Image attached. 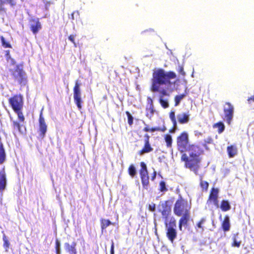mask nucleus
<instances>
[{"mask_svg":"<svg viewBox=\"0 0 254 254\" xmlns=\"http://www.w3.org/2000/svg\"><path fill=\"white\" fill-rule=\"evenodd\" d=\"M176 77V75L174 72L165 71L162 69H157L153 73L151 91L159 93V102L164 108L169 107L168 99H165L164 96H169L170 94L168 92L173 91L172 86L174 87L175 82L171 80Z\"/></svg>","mask_w":254,"mask_h":254,"instance_id":"nucleus-1","label":"nucleus"},{"mask_svg":"<svg viewBox=\"0 0 254 254\" xmlns=\"http://www.w3.org/2000/svg\"><path fill=\"white\" fill-rule=\"evenodd\" d=\"M190 206L188 201L182 197L175 203L174 208V213L179 216L190 213Z\"/></svg>","mask_w":254,"mask_h":254,"instance_id":"nucleus-2","label":"nucleus"},{"mask_svg":"<svg viewBox=\"0 0 254 254\" xmlns=\"http://www.w3.org/2000/svg\"><path fill=\"white\" fill-rule=\"evenodd\" d=\"M188 134L184 132L178 137L177 145L178 149L182 152L186 151L189 148Z\"/></svg>","mask_w":254,"mask_h":254,"instance_id":"nucleus-3","label":"nucleus"},{"mask_svg":"<svg viewBox=\"0 0 254 254\" xmlns=\"http://www.w3.org/2000/svg\"><path fill=\"white\" fill-rule=\"evenodd\" d=\"M192 158L191 156L188 157L186 154H183L182 159L186 162V166L187 168H190L191 170L193 171L194 173L197 175V170L198 169V165L197 162H194V159H191Z\"/></svg>","mask_w":254,"mask_h":254,"instance_id":"nucleus-4","label":"nucleus"},{"mask_svg":"<svg viewBox=\"0 0 254 254\" xmlns=\"http://www.w3.org/2000/svg\"><path fill=\"white\" fill-rule=\"evenodd\" d=\"M9 103L15 112L20 111L23 106L22 97L16 95L9 99Z\"/></svg>","mask_w":254,"mask_h":254,"instance_id":"nucleus-5","label":"nucleus"},{"mask_svg":"<svg viewBox=\"0 0 254 254\" xmlns=\"http://www.w3.org/2000/svg\"><path fill=\"white\" fill-rule=\"evenodd\" d=\"M81 96V94L80 89V85L78 84V81H76L73 88V98L75 103L79 110L82 108V100Z\"/></svg>","mask_w":254,"mask_h":254,"instance_id":"nucleus-6","label":"nucleus"},{"mask_svg":"<svg viewBox=\"0 0 254 254\" xmlns=\"http://www.w3.org/2000/svg\"><path fill=\"white\" fill-rule=\"evenodd\" d=\"M234 107L230 103H226L224 106L225 118L227 123L230 124L234 115Z\"/></svg>","mask_w":254,"mask_h":254,"instance_id":"nucleus-7","label":"nucleus"},{"mask_svg":"<svg viewBox=\"0 0 254 254\" xmlns=\"http://www.w3.org/2000/svg\"><path fill=\"white\" fill-rule=\"evenodd\" d=\"M201 152L199 147L196 145H192L189 149V154L192 157L191 159H194V162L197 163L199 162V155Z\"/></svg>","mask_w":254,"mask_h":254,"instance_id":"nucleus-8","label":"nucleus"},{"mask_svg":"<svg viewBox=\"0 0 254 254\" xmlns=\"http://www.w3.org/2000/svg\"><path fill=\"white\" fill-rule=\"evenodd\" d=\"M43 109H42L39 120V129L40 131V136L42 138H44L47 132V126L45 123L44 118L42 116V111Z\"/></svg>","mask_w":254,"mask_h":254,"instance_id":"nucleus-9","label":"nucleus"},{"mask_svg":"<svg viewBox=\"0 0 254 254\" xmlns=\"http://www.w3.org/2000/svg\"><path fill=\"white\" fill-rule=\"evenodd\" d=\"M165 227L167 230V236L168 239L173 243L177 237L176 230L171 226H168L167 222L166 223Z\"/></svg>","mask_w":254,"mask_h":254,"instance_id":"nucleus-10","label":"nucleus"},{"mask_svg":"<svg viewBox=\"0 0 254 254\" xmlns=\"http://www.w3.org/2000/svg\"><path fill=\"white\" fill-rule=\"evenodd\" d=\"M14 79L19 83H21L25 78V72L18 66H17L12 73Z\"/></svg>","mask_w":254,"mask_h":254,"instance_id":"nucleus-11","label":"nucleus"},{"mask_svg":"<svg viewBox=\"0 0 254 254\" xmlns=\"http://www.w3.org/2000/svg\"><path fill=\"white\" fill-rule=\"evenodd\" d=\"M160 206L162 209L160 208L159 210L161 212L163 217L165 219V223L168 222V216L170 212V209L167 205V202H162Z\"/></svg>","mask_w":254,"mask_h":254,"instance_id":"nucleus-12","label":"nucleus"},{"mask_svg":"<svg viewBox=\"0 0 254 254\" xmlns=\"http://www.w3.org/2000/svg\"><path fill=\"white\" fill-rule=\"evenodd\" d=\"M30 27L33 33L36 34L41 28V25L39 19H34L30 21Z\"/></svg>","mask_w":254,"mask_h":254,"instance_id":"nucleus-13","label":"nucleus"},{"mask_svg":"<svg viewBox=\"0 0 254 254\" xmlns=\"http://www.w3.org/2000/svg\"><path fill=\"white\" fill-rule=\"evenodd\" d=\"M7 180L4 171L0 172V192H2L6 188Z\"/></svg>","mask_w":254,"mask_h":254,"instance_id":"nucleus-14","label":"nucleus"},{"mask_svg":"<svg viewBox=\"0 0 254 254\" xmlns=\"http://www.w3.org/2000/svg\"><path fill=\"white\" fill-rule=\"evenodd\" d=\"M182 217L179 221V229L182 231L183 226H185L187 224L188 221L190 218V213L187 214L182 215Z\"/></svg>","mask_w":254,"mask_h":254,"instance_id":"nucleus-15","label":"nucleus"},{"mask_svg":"<svg viewBox=\"0 0 254 254\" xmlns=\"http://www.w3.org/2000/svg\"><path fill=\"white\" fill-rule=\"evenodd\" d=\"M177 119L181 124L187 123L189 121V115L186 113H181L177 115Z\"/></svg>","mask_w":254,"mask_h":254,"instance_id":"nucleus-16","label":"nucleus"},{"mask_svg":"<svg viewBox=\"0 0 254 254\" xmlns=\"http://www.w3.org/2000/svg\"><path fill=\"white\" fill-rule=\"evenodd\" d=\"M147 138L145 140V146L142 150L141 151L140 155H142L145 153H148L152 150V148H151L149 142V136L148 135H146Z\"/></svg>","mask_w":254,"mask_h":254,"instance_id":"nucleus-17","label":"nucleus"},{"mask_svg":"<svg viewBox=\"0 0 254 254\" xmlns=\"http://www.w3.org/2000/svg\"><path fill=\"white\" fill-rule=\"evenodd\" d=\"M76 244L73 243L71 245H70L68 243H65L64 248L66 251H67L69 254H76V251L75 249Z\"/></svg>","mask_w":254,"mask_h":254,"instance_id":"nucleus-18","label":"nucleus"},{"mask_svg":"<svg viewBox=\"0 0 254 254\" xmlns=\"http://www.w3.org/2000/svg\"><path fill=\"white\" fill-rule=\"evenodd\" d=\"M140 166L141 168V169L140 170V174L141 178L145 176H148V173L147 169V166L145 163L143 162H141Z\"/></svg>","mask_w":254,"mask_h":254,"instance_id":"nucleus-19","label":"nucleus"},{"mask_svg":"<svg viewBox=\"0 0 254 254\" xmlns=\"http://www.w3.org/2000/svg\"><path fill=\"white\" fill-rule=\"evenodd\" d=\"M230 220L228 216H226L222 223V228L224 231H228L230 229Z\"/></svg>","mask_w":254,"mask_h":254,"instance_id":"nucleus-20","label":"nucleus"},{"mask_svg":"<svg viewBox=\"0 0 254 254\" xmlns=\"http://www.w3.org/2000/svg\"><path fill=\"white\" fill-rule=\"evenodd\" d=\"M227 152L230 157H234L237 153V149L234 146H228Z\"/></svg>","mask_w":254,"mask_h":254,"instance_id":"nucleus-21","label":"nucleus"},{"mask_svg":"<svg viewBox=\"0 0 254 254\" xmlns=\"http://www.w3.org/2000/svg\"><path fill=\"white\" fill-rule=\"evenodd\" d=\"M220 208L223 211H226L230 209L231 206L227 200H223L221 202Z\"/></svg>","mask_w":254,"mask_h":254,"instance_id":"nucleus-22","label":"nucleus"},{"mask_svg":"<svg viewBox=\"0 0 254 254\" xmlns=\"http://www.w3.org/2000/svg\"><path fill=\"white\" fill-rule=\"evenodd\" d=\"M218 190L213 188L209 195V199L213 200L218 198Z\"/></svg>","mask_w":254,"mask_h":254,"instance_id":"nucleus-23","label":"nucleus"},{"mask_svg":"<svg viewBox=\"0 0 254 254\" xmlns=\"http://www.w3.org/2000/svg\"><path fill=\"white\" fill-rule=\"evenodd\" d=\"M111 224L115 225V223H112L110 220L107 219H102L101 220V228L102 230L106 229Z\"/></svg>","mask_w":254,"mask_h":254,"instance_id":"nucleus-24","label":"nucleus"},{"mask_svg":"<svg viewBox=\"0 0 254 254\" xmlns=\"http://www.w3.org/2000/svg\"><path fill=\"white\" fill-rule=\"evenodd\" d=\"M128 173L129 175L132 178L134 177L136 175V170L133 165L132 164L130 165L128 168Z\"/></svg>","mask_w":254,"mask_h":254,"instance_id":"nucleus-25","label":"nucleus"},{"mask_svg":"<svg viewBox=\"0 0 254 254\" xmlns=\"http://www.w3.org/2000/svg\"><path fill=\"white\" fill-rule=\"evenodd\" d=\"M214 127L218 128V132L219 133H222L225 129V126L222 123H219L215 124Z\"/></svg>","mask_w":254,"mask_h":254,"instance_id":"nucleus-26","label":"nucleus"},{"mask_svg":"<svg viewBox=\"0 0 254 254\" xmlns=\"http://www.w3.org/2000/svg\"><path fill=\"white\" fill-rule=\"evenodd\" d=\"M186 96L185 94L177 95L175 98V106H177L180 103L181 100Z\"/></svg>","mask_w":254,"mask_h":254,"instance_id":"nucleus-27","label":"nucleus"},{"mask_svg":"<svg viewBox=\"0 0 254 254\" xmlns=\"http://www.w3.org/2000/svg\"><path fill=\"white\" fill-rule=\"evenodd\" d=\"M154 110L153 109V106L150 105V107L147 108L146 116L149 118H151L154 113Z\"/></svg>","mask_w":254,"mask_h":254,"instance_id":"nucleus-28","label":"nucleus"},{"mask_svg":"<svg viewBox=\"0 0 254 254\" xmlns=\"http://www.w3.org/2000/svg\"><path fill=\"white\" fill-rule=\"evenodd\" d=\"M202 176H200V186L202 190H206L208 187V183L206 182L202 181Z\"/></svg>","mask_w":254,"mask_h":254,"instance_id":"nucleus-29","label":"nucleus"},{"mask_svg":"<svg viewBox=\"0 0 254 254\" xmlns=\"http://www.w3.org/2000/svg\"><path fill=\"white\" fill-rule=\"evenodd\" d=\"M165 141L167 143V147L171 146L172 141L171 135L170 134L166 135L165 137Z\"/></svg>","mask_w":254,"mask_h":254,"instance_id":"nucleus-30","label":"nucleus"},{"mask_svg":"<svg viewBox=\"0 0 254 254\" xmlns=\"http://www.w3.org/2000/svg\"><path fill=\"white\" fill-rule=\"evenodd\" d=\"M141 182H142L143 187L145 188V187H147L149 184L148 176L141 177Z\"/></svg>","mask_w":254,"mask_h":254,"instance_id":"nucleus-31","label":"nucleus"},{"mask_svg":"<svg viewBox=\"0 0 254 254\" xmlns=\"http://www.w3.org/2000/svg\"><path fill=\"white\" fill-rule=\"evenodd\" d=\"M13 125L14 129H18L20 132H23L21 128L22 126L20 125L19 123H17V122H13Z\"/></svg>","mask_w":254,"mask_h":254,"instance_id":"nucleus-32","label":"nucleus"},{"mask_svg":"<svg viewBox=\"0 0 254 254\" xmlns=\"http://www.w3.org/2000/svg\"><path fill=\"white\" fill-rule=\"evenodd\" d=\"M205 221V219L204 218H202L201 220L197 224V228L200 229V232H202L204 230L202 226V225L204 223Z\"/></svg>","mask_w":254,"mask_h":254,"instance_id":"nucleus-33","label":"nucleus"},{"mask_svg":"<svg viewBox=\"0 0 254 254\" xmlns=\"http://www.w3.org/2000/svg\"><path fill=\"white\" fill-rule=\"evenodd\" d=\"M241 243V241H238L236 236H235L233 238V243L232 244V246L239 248L240 246Z\"/></svg>","mask_w":254,"mask_h":254,"instance_id":"nucleus-34","label":"nucleus"},{"mask_svg":"<svg viewBox=\"0 0 254 254\" xmlns=\"http://www.w3.org/2000/svg\"><path fill=\"white\" fill-rule=\"evenodd\" d=\"M0 39H1V41L2 43V45L4 47L9 48L10 47V45L9 44V43H8V42H7L5 41V40L4 39L3 37L1 36Z\"/></svg>","mask_w":254,"mask_h":254,"instance_id":"nucleus-35","label":"nucleus"},{"mask_svg":"<svg viewBox=\"0 0 254 254\" xmlns=\"http://www.w3.org/2000/svg\"><path fill=\"white\" fill-rule=\"evenodd\" d=\"M126 114L127 116L128 123L129 125H131L133 124V117L128 112H127Z\"/></svg>","mask_w":254,"mask_h":254,"instance_id":"nucleus-36","label":"nucleus"},{"mask_svg":"<svg viewBox=\"0 0 254 254\" xmlns=\"http://www.w3.org/2000/svg\"><path fill=\"white\" fill-rule=\"evenodd\" d=\"M170 118L172 121V122L173 123L174 125H176V121L175 119V115L174 112H171L170 114Z\"/></svg>","mask_w":254,"mask_h":254,"instance_id":"nucleus-37","label":"nucleus"},{"mask_svg":"<svg viewBox=\"0 0 254 254\" xmlns=\"http://www.w3.org/2000/svg\"><path fill=\"white\" fill-rule=\"evenodd\" d=\"M160 190L161 191H164L167 190L166 188V184L164 182L162 181L160 183Z\"/></svg>","mask_w":254,"mask_h":254,"instance_id":"nucleus-38","label":"nucleus"},{"mask_svg":"<svg viewBox=\"0 0 254 254\" xmlns=\"http://www.w3.org/2000/svg\"><path fill=\"white\" fill-rule=\"evenodd\" d=\"M18 115V119L20 121L23 122L24 120V117L22 114V113L20 112V111H18V112H15Z\"/></svg>","mask_w":254,"mask_h":254,"instance_id":"nucleus-39","label":"nucleus"},{"mask_svg":"<svg viewBox=\"0 0 254 254\" xmlns=\"http://www.w3.org/2000/svg\"><path fill=\"white\" fill-rule=\"evenodd\" d=\"M166 130V128L165 127H163V129H161L159 127H156L151 128L150 131L151 132H154L155 131H164Z\"/></svg>","mask_w":254,"mask_h":254,"instance_id":"nucleus-40","label":"nucleus"},{"mask_svg":"<svg viewBox=\"0 0 254 254\" xmlns=\"http://www.w3.org/2000/svg\"><path fill=\"white\" fill-rule=\"evenodd\" d=\"M168 226H171L173 228L176 227V221L174 218H171L169 224H168Z\"/></svg>","mask_w":254,"mask_h":254,"instance_id":"nucleus-41","label":"nucleus"},{"mask_svg":"<svg viewBox=\"0 0 254 254\" xmlns=\"http://www.w3.org/2000/svg\"><path fill=\"white\" fill-rule=\"evenodd\" d=\"M156 209L155 204L154 203H151L149 205V210L151 211L154 212L155 211Z\"/></svg>","mask_w":254,"mask_h":254,"instance_id":"nucleus-42","label":"nucleus"},{"mask_svg":"<svg viewBox=\"0 0 254 254\" xmlns=\"http://www.w3.org/2000/svg\"><path fill=\"white\" fill-rule=\"evenodd\" d=\"M9 243L8 241L4 242L3 247L5 249L6 251H7V249L9 248Z\"/></svg>","mask_w":254,"mask_h":254,"instance_id":"nucleus-43","label":"nucleus"},{"mask_svg":"<svg viewBox=\"0 0 254 254\" xmlns=\"http://www.w3.org/2000/svg\"><path fill=\"white\" fill-rule=\"evenodd\" d=\"M110 253L111 254H114V243L113 241L112 242Z\"/></svg>","mask_w":254,"mask_h":254,"instance_id":"nucleus-44","label":"nucleus"},{"mask_svg":"<svg viewBox=\"0 0 254 254\" xmlns=\"http://www.w3.org/2000/svg\"><path fill=\"white\" fill-rule=\"evenodd\" d=\"M75 36L73 35H71L68 37V39L73 43H74Z\"/></svg>","mask_w":254,"mask_h":254,"instance_id":"nucleus-45","label":"nucleus"},{"mask_svg":"<svg viewBox=\"0 0 254 254\" xmlns=\"http://www.w3.org/2000/svg\"><path fill=\"white\" fill-rule=\"evenodd\" d=\"M60 246L61 244L60 241L57 240L56 242V249H58L59 248H60Z\"/></svg>","mask_w":254,"mask_h":254,"instance_id":"nucleus-46","label":"nucleus"},{"mask_svg":"<svg viewBox=\"0 0 254 254\" xmlns=\"http://www.w3.org/2000/svg\"><path fill=\"white\" fill-rule=\"evenodd\" d=\"M213 201V203L217 207H219V205H218V200L217 199H213L212 200Z\"/></svg>","mask_w":254,"mask_h":254,"instance_id":"nucleus-47","label":"nucleus"},{"mask_svg":"<svg viewBox=\"0 0 254 254\" xmlns=\"http://www.w3.org/2000/svg\"><path fill=\"white\" fill-rule=\"evenodd\" d=\"M8 2L11 5H14L15 4V2L14 1V0H8Z\"/></svg>","mask_w":254,"mask_h":254,"instance_id":"nucleus-48","label":"nucleus"},{"mask_svg":"<svg viewBox=\"0 0 254 254\" xmlns=\"http://www.w3.org/2000/svg\"><path fill=\"white\" fill-rule=\"evenodd\" d=\"M156 176V172L155 171H154L153 175L152 177V180H154L155 179Z\"/></svg>","mask_w":254,"mask_h":254,"instance_id":"nucleus-49","label":"nucleus"},{"mask_svg":"<svg viewBox=\"0 0 254 254\" xmlns=\"http://www.w3.org/2000/svg\"><path fill=\"white\" fill-rule=\"evenodd\" d=\"M150 130L151 129L149 127H146L144 129V130L146 132L150 131Z\"/></svg>","mask_w":254,"mask_h":254,"instance_id":"nucleus-50","label":"nucleus"},{"mask_svg":"<svg viewBox=\"0 0 254 254\" xmlns=\"http://www.w3.org/2000/svg\"><path fill=\"white\" fill-rule=\"evenodd\" d=\"M180 72L182 74H185V72L184 71V69H183V67H181V69H180Z\"/></svg>","mask_w":254,"mask_h":254,"instance_id":"nucleus-51","label":"nucleus"},{"mask_svg":"<svg viewBox=\"0 0 254 254\" xmlns=\"http://www.w3.org/2000/svg\"><path fill=\"white\" fill-rule=\"evenodd\" d=\"M3 241L4 242L8 241L6 237L4 235H3Z\"/></svg>","mask_w":254,"mask_h":254,"instance_id":"nucleus-52","label":"nucleus"},{"mask_svg":"<svg viewBox=\"0 0 254 254\" xmlns=\"http://www.w3.org/2000/svg\"><path fill=\"white\" fill-rule=\"evenodd\" d=\"M56 252H57V254H60V253H61L60 248H59L58 249H56Z\"/></svg>","mask_w":254,"mask_h":254,"instance_id":"nucleus-53","label":"nucleus"},{"mask_svg":"<svg viewBox=\"0 0 254 254\" xmlns=\"http://www.w3.org/2000/svg\"><path fill=\"white\" fill-rule=\"evenodd\" d=\"M75 14V12H73V13H72V14H71V18H72V19H74V15Z\"/></svg>","mask_w":254,"mask_h":254,"instance_id":"nucleus-54","label":"nucleus"},{"mask_svg":"<svg viewBox=\"0 0 254 254\" xmlns=\"http://www.w3.org/2000/svg\"><path fill=\"white\" fill-rule=\"evenodd\" d=\"M73 44H74V46L75 47H77L76 44L75 43V42H74V43H73Z\"/></svg>","mask_w":254,"mask_h":254,"instance_id":"nucleus-55","label":"nucleus"},{"mask_svg":"<svg viewBox=\"0 0 254 254\" xmlns=\"http://www.w3.org/2000/svg\"><path fill=\"white\" fill-rule=\"evenodd\" d=\"M116 217H117V220H118V214L116 215Z\"/></svg>","mask_w":254,"mask_h":254,"instance_id":"nucleus-56","label":"nucleus"}]
</instances>
